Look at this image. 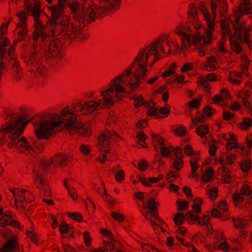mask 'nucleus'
I'll use <instances>...</instances> for the list:
<instances>
[{
	"mask_svg": "<svg viewBox=\"0 0 252 252\" xmlns=\"http://www.w3.org/2000/svg\"><path fill=\"white\" fill-rule=\"evenodd\" d=\"M166 36L160 37L151 42L146 46L141 48L132 63L121 74L111 80L109 88L100 92L102 99L86 101L84 103H76L72 105L75 112L82 115H89L102 108H109L115 103L113 94H116L125 92L124 84L135 91L141 84V81L147 76L148 65L152 66L157 61L161 59L159 51L164 52L161 43L166 39Z\"/></svg>",
	"mask_w": 252,
	"mask_h": 252,
	"instance_id": "obj_1",
	"label": "nucleus"
},
{
	"mask_svg": "<svg viewBox=\"0 0 252 252\" xmlns=\"http://www.w3.org/2000/svg\"><path fill=\"white\" fill-rule=\"evenodd\" d=\"M28 123L26 117H19L15 121L2 127L0 132L3 135L9 134L11 139L8 144L9 148L15 147L18 154L32 155L37 152V150L38 152H41L43 146L38 144L36 140H28L24 136H21Z\"/></svg>",
	"mask_w": 252,
	"mask_h": 252,
	"instance_id": "obj_2",
	"label": "nucleus"
},
{
	"mask_svg": "<svg viewBox=\"0 0 252 252\" xmlns=\"http://www.w3.org/2000/svg\"><path fill=\"white\" fill-rule=\"evenodd\" d=\"M48 120H43L39 122V127L35 131L37 137L39 139H47L54 132V127L63 124L65 128L69 133L72 134L73 128H75V126L79 122L77 121V117L73 113L63 109L61 112V115L54 114L51 116H47Z\"/></svg>",
	"mask_w": 252,
	"mask_h": 252,
	"instance_id": "obj_3",
	"label": "nucleus"
},
{
	"mask_svg": "<svg viewBox=\"0 0 252 252\" xmlns=\"http://www.w3.org/2000/svg\"><path fill=\"white\" fill-rule=\"evenodd\" d=\"M48 120H43L39 122V127L35 131L37 137L39 139H47L54 132V127L63 124L65 128L69 133L72 134L73 128H75V126L79 122L77 121V117L73 113L63 109L61 112V115L54 114L51 116H47Z\"/></svg>",
	"mask_w": 252,
	"mask_h": 252,
	"instance_id": "obj_4",
	"label": "nucleus"
},
{
	"mask_svg": "<svg viewBox=\"0 0 252 252\" xmlns=\"http://www.w3.org/2000/svg\"><path fill=\"white\" fill-rule=\"evenodd\" d=\"M68 163V157L65 154H58L51 158V161L42 160L37 168L33 170L35 174L34 183L38 189L40 190L41 194L46 197L50 196L51 190L48 187L47 180L45 178L49 168L51 164L61 167H65Z\"/></svg>",
	"mask_w": 252,
	"mask_h": 252,
	"instance_id": "obj_5",
	"label": "nucleus"
},
{
	"mask_svg": "<svg viewBox=\"0 0 252 252\" xmlns=\"http://www.w3.org/2000/svg\"><path fill=\"white\" fill-rule=\"evenodd\" d=\"M58 5L52 6L50 8L51 15L50 18H48V23L53 27H60L61 32L64 35L67 29L70 28L68 18L63 15L66 0H58Z\"/></svg>",
	"mask_w": 252,
	"mask_h": 252,
	"instance_id": "obj_6",
	"label": "nucleus"
},
{
	"mask_svg": "<svg viewBox=\"0 0 252 252\" xmlns=\"http://www.w3.org/2000/svg\"><path fill=\"white\" fill-rule=\"evenodd\" d=\"M111 138V133L108 131L100 134L97 138L98 141V149L100 151L104 152L101 155L102 158L98 160L102 164L104 163L106 160L112 161L117 158V155L115 151L107 149L109 147Z\"/></svg>",
	"mask_w": 252,
	"mask_h": 252,
	"instance_id": "obj_7",
	"label": "nucleus"
},
{
	"mask_svg": "<svg viewBox=\"0 0 252 252\" xmlns=\"http://www.w3.org/2000/svg\"><path fill=\"white\" fill-rule=\"evenodd\" d=\"M9 191L12 193L14 198V206L16 209L24 211L26 209L25 203L32 201L34 196L30 191L19 188H10Z\"/></svg>",
	"mask_w": 252,
	"mask_h": 252,
	"instance_id": "obj_8",
	"label": "nucleus"
},
{
	"mask_svg": "<svg viewBox=\"0 0 252 252\" xmlns=\"http://www.w3.org/2000/svg\"><path fill=\"white\" fill-rule=\"evenodd\" d=\"M218 0H211V11L213 15L212 17L209 13L208 8L206 6V4L205 2H200L198 5V8L202 12L205 21L207 23V37L210 36L211 34V32L214 29V28H215L214 21L216 18L217 16V2Z\"/></svg>",
	"mask_w": 252,
	"mask_h": 252,
	"instance_id": "obj_9",
	"label": "nucleus"
},
{
	"mask_svg": "<svg viewBox=\"0 0 252 252\" xmlns=\"http://www.w3.org/2000/svg\"><path fill=\"white\" fill-rule=\"evenodd\" d=\"M24 62L29 66L31 72L45 74L47 70L43 63L41 54L37 52H33L24 58Z\"/></svg>",
	"mask_w": 252,
	"mask_h": 252,
	"instance_id": "obj_10",
	"label": "nucleus"
},
{
	"mask_svg": "<svg viewBox=\"0 0 252 252\" xmlns=\"http://www.w3.org/2000/svg\"><path fill=\"white\" fill-rule=\"evenodd\" d=\"M174 32L181 39L182 50H187L189 47L190 46L191 29L188 24L186 23L179 24L174 30Z\"/></svg>",
	"mask_w": 252,
	"mask_h": 252,
	"instance_id": "obj_11",
	"label": "nucleus"
},
{
	"mask_svg": "<svg viewBox=\"0 0 252 252\" xmlns=\"http://www.w3.org/2000/svg\"><path fill=\"white\" fill-rule=\"evenodd\" d=\"M122 0H103V5L98 7V14L101 17L111 15L121 8Z\"/></svg>",
	"mask_w": 252,
	"mask_h": 252,
	"instance_id": "obj_12",
	"label": "nucleus"
},
{
	"mask_svg": "<svg viewBox=\"0 0 252 252\" xmlns=\"http://www.w3.org/2000/svg\"><path fill=\"white\" fill-rule=\"evenodd\" d=\"M96 5H92L86 9L82 10L81 14V18L77 20L79 23H83L84 25L90 24L94 22L96 18V13L98 14L97 9Z\"/></svg>",
	"mask_w": 252,
	"mask_h": 252,
	"instance_id": "obj_13",
	"label": "nucleus"
},
{
	"mask_svg": "<svg viewBox=\"0 0 252 252\" xmlns=\"http://www.w3.org/2000/svg\"><path fill=\"white\" fill-rule=\"evenodd\" d=\"M243 2H241L237 10L234 13V16H236V23L239 24L241 18L245 14H249L252 12V8L250 0H241Z\"/></svg>",
	"mask_w": 252,
	"mask_h": 252,
	"instance_id": "obj_14",
	"label": "nucleus"
},
{
	"mask_svg": "<svg viewBox=\"0 0 252 252\" xmlns=\"http://www.w3.org/2000/svg\"><path fill=\"white\" fill-rule=\"evenodd\" d=\"M20 251L19 243L15 235L12 236L0 248V252H18Z\"/></svg>",
	"mask_w": 252,
	"mask_h": 252,
	"instance_id": "obj_15",
	"label": "nucleus"
},
{
	"mask_svg": "<svg viewBox=\"0 0 252 252\" xmlns=\"http://www.w3.org/2000/svg\"><path fill=\"white\" fill-rule=\"evenodd\" d=\"M215 31V28L211 32V34L209 37H207V28L204 34V35H200L199 32H197L196 34H194L192 36V39H191V44H196L201 42V40L203 41V44L204 45H208L211 44L212 41L214 39L213 36V33Z\"/></svg>",
	"mask_w": 252,
	"mask_h": 252,
	"instance_id": "obj_16",
	"label": "nucleus"
},
{
	"mask_svg": "<svg viewBox=\"0 0 252 252\" xmlns=\"http://www.w3.org/2000/svg\"><path fill=\"white\" fill-rule=\"evenodd\" d=\"M64 35H66L71 39L75 37H78L82 39L88 38V35L87 34H83L80 29L72 24L70 26V28H68L65 31Z\"/></svg>",
	"mask_w": 252,
	"mask_h": 252,
	"instance_id": "obj_17",
	"label": "nucleus"
},
{
	"mask_svg": "<svg viewBox=\"0 0 252 252\" xmlns=\"http://www.w3.org/2000/svg\"><path fill=\"white\" fill-rule=\"evenodd\" d=\"M62 48V43L59 38H54L48 45L49 53L53 57H58L60 55L61 50Z\"/></svg>",
	"mask_w": 252,
	"mask_h": 252,
	"instance_id": "obj_18",
	"label": "nucleus"
},
{
	"mask_svg": "<svg viewBox=\"0 0 252 252\" xmlns=\"http://www.w3.org/2000/svg\"><path fill=\"white\" fill-rule=\"evenodd\" d=\"M6 226H10L19 230H22L23 228V227H21L19 221L15 220L13 216H9L8 218H0V227L4 228Z\"/></svg>",
	"mask_w": 252,
	"mask_h": 252,
	"instance_id": "obj_19",
	"label": "nucleus"
},
{
	"mask_svg": "<svg viewBox=\"0 0 252 252\" xmlns=\"http://www.w3.org/2000/svg\"><path fill=\"white\" fill-rule=\"evenodd\" d=\"M67 5L73 14V17L76 20L80 19V15L82 11L81 4L77 0H74L67 3Z\"/></svg>",
	"mask_w": 252,
	"mask_h": 252,
	"instance_id": "obj_20",
	"label": "nucleus"
},
{
	"mask_svg": "<svg viewBox=\"0 0 252 252\" xmlns=\"http://www.w3.org/2000/svg\"><path fill=\"white\" fill-rule=\"evenodd\" d=\"M163 36H166L167 37H166V39L164 41H163V42H162V43H161V45H162V47H164L163 44L164 42L166 41V44L168 46V48H169L168 50L167 53L168 54H176L177 51H178L179 49V46L177 43V42L176 41H173L171 43H170L169 41H167V39L168 38V35H166V34H164V35L160 36V37ZM159 37H160V36L158 37V38ZM156 38L155 40H156ZM163 49H164V51H165L164 48H163ZM161 52H162L163 54L166 53L165 51H164V52H163L161 50H160L159 54H160L161 57V54H160Z\"/></svg>",
	"mask_w": 252,
	"mask_h": 252,
	"instance_id": "obj_21",
	"label": "nucleus"
},
{
	"mask_svg": "<svg viewBox=\"0 0 252 252\" xmlns=\"http://www.w3.org/2000/svg\"><path fill=\"white\" fill-rule=\"evenodd\" d=\"M75 132L84 137L90 136L91 134L90 129L81 122H79L75 126V128H73L72 133Z\"/></svg>",
	"mask_w": 252,
	"mask_h": 252,
	"instance_id": "obj_22",
	"label": "nucleus"
},
{
	"mask_svg": "<svg viewBox=\"0 0 252 252\" xmlns=\"http://www.w3.org/2000/svg\"><path fill=\"white\" fill-rule=\"evenodd\" d=\"M188 7V13L189 20L192 22L196 23L198 22L196 6L192 3H190L189 4Z\"/></svg>",
	"mask_w": 252,
	"mask_h": 252,
	"instance_id": "obj_23",
	"label": "nucleus"
},
{
	"mask_svg": "<svg viewBox=\"0 0 252 252\" xmlns=\"http://www.w3.org/2000/svg\"><path fill=\"white\" fill-rule=\"evenodd\" d=\"M218 62V58L211 55L207 58L206 63L205 64V67L208 71H214L217 67L216 63Z\"/></svg>",
	"mask_w": 252,
	"mask_h": 252,
	"instance_id": "obj_24",
	"label": "nucleus"
},
{
	"mask_svg": "<svg viewBox=\"0 0 252 252\" xmlns=\"http://www.w3.org/2000/svg\"><path fill=\"white\" fill-rule=\"evenodd\" d=\"M12 61L14 62L12 64V68L15 72L14 75V79L18 81L22 77V68L20 66V63L17 59H15Z\"/></svg>",
	"mask_w": 252,
	"mask_h": 252,
	"instance_id": "obj_25",
	"label": "nucleus"
},
{
	"mask_svg": "<svg viewBox=\"0 0 252 252\" xmlns=\"http://www.w3.org/2000/svg\"><path fill=\"white\" fill-rule=\"evenodd\" d=\"M219 4H220V16L225 18L228 11V4L226 0H219L217 2V6Z\"/></svg>",
	"mask_w": 252,
	"mask_h": 252,
	"instance_id": "obj_26",
	"label": "nucleus"
},
{
	"mask_svg": "<svg viewBox=\"0 0 252 252\" xmlns=\"http://www.w3.org/2000/svg\"><path fill=\"white\" fill-rule=\"evenodd\" d=\"M148 205L147 208L150 211L149 212L147 213L144 216L145 218H148L149 216H151V214H152L153 213L155 212H157L158 208L155 206L156 201L153 198H151L147 201Z\"/></svg>",
	"mask_w": 252,
	"mask_h": 252,
	"instance_id": "obj_27",
	"label": "nucleus"
},
{
	"mask_svg": "<svg viewBox=\"0 0 252 252\" xmlns=\"http://www.w3.org/2000/svg\"><path fill=\"white\" fill-rule=\"evenodd\" d=\"M160 153L163 157H168L172 151L174 149V147L172 145L166 146L165 143L162 146H160L159 147Z\"/></svg>",
	"mask_w": 252,
	"mask_h": 252,
	"instance_id": "obj_28",
	"label": "nucleus"
},
{
	"mask_svg": "<svg viewBox=\"0 0 252 252\" xmlns=\"http://www.w3.org/2000/svg\"><path fill=\"white\" fill-rule=\"evenodd\" d=\"M236 17V16H235ZM234 33L235 34L238 36V38L239 39H242L243 38V36L244 34V31L247 30L246 29H244L242 25H240V22L239 24L236 23V18H235V24L234 25Z\"/></svg>",
	"mask_w": 252,
	"mask_h": 252,
	"instance_id": "obj_29",
	"label": "nucleus"
},
{
	"mask_svg": "<svg viewBox=\"0 0 252 252\" xmlns=\"http://www.w3.org/2000/svg\"><path fill=\"white\" fill-rule=\"evenodd\" d=\"M232 221L235 228H244L247 224V220L239 218L233 217Z\"/></svg>",
	"mask_w": 252,
	"mask_h": 252,
	"instance_id": "obj_30",
	"label": "nucleus"
},
{
	"mask_svg": "<svg viewBox=\"0 0 252 252\" xmlns=\"http://www.w3.org/2000/svg\"><path fill=\"white\" fill-rule=\"evenodd\" d=\"M221 169V178L224 183H229L231 180L230 171L225 166H222L220 168Z\"/></svg>",
	"mask_w": 252,
	"mask_h": 252,
	"instance_id": "obj_31",
	"label": "nucleus"
},
{
	"mask_svg": "<svg viewBox=\"0 0 252 252\" xmlns=\"http://www.w3.org/2000/svg\"><path fill=\"white\" fill-rule=\"evenodd\" d=\"M209 132V127L205 125H201L196 127V132L201 138L204 137Z\"/></svg>",
	"mask_w": 252,
	"mask_h": 252,
	"instance_id": "obj_32",
	"label": "nucleus"
},
{
	"mask_svg": "<svg viewBox=\"0 0 252 252\" xmlns=\"http://www.w3.org/2000/svg\"><path fill=\"white\" fill-rule=\"evenodd\" d=\"M251 92L247 90H243L239 91L238 93V97L239 98H242L243 99V104L245 105V103L249 102L248 99L250 97Z\"/></svg>",
	"mask_w": 252,
	"mask_h": 252,
	"instance_id": "obj_33",
	"label": "nucleus"
},
{
	"mask_svg": "<svg viewBox=\"0 0 252 252\" xmlns=\"http://www.w3.org/2000/svg\"><path fill=\"white\" fill-rule=\"evenodd\" d=\"M252 126V119L249 117L243 118L242 122L239 124L240 127L244 130H248Z\"/></svg>",
	"mask_w": 252,
	"mask_h": 252,
	"instance_id": "obj_34",
	"label": "nucleus"
},
{
	"mask_svg": "<svg viewBox=\"0 0 252 252\" xmlns=\"http://www.w3.org/2000/svg\"><path fill=\"white\" fill-rule=\"evenodd\" d=\"M151 137L154 144H157L159 146V147L160 146H162L163 144L165 143V140L158 134H156L154 132H152Z\"/></svg>",
	"mask_w": 252,
	"mask_h": 252,
	"instance_id": "obj_35",
	"label": "nucleus"
},
{
	"mask_svg": "<svg viewBox=\"0 0 252 252\" xmlns=\"http://www.w3.org/2000/svg\"><path fill=\"white\" fill-rule=\"evenodd\" d=\"M64 185L67 189L68 193L70 196L73 199H76L77 198L78 195L75 189L73 187H69L68 184V181L67 180L64 181Z\"/></svg>",
	"mask_w": 252,
	"mask_h": 252,
	"instance_id": "obj_36",
	"label": "nucleus"
},
{
	"mask_svg": "<svg viewBox=\"0 0 252 252\" xmlns=\"http://www.w3.org/2000/svg\"><path fill=\"white\" fill-rule=\"evenodd\" d=\"M199 155V153L197 154L196 152L195 154L193 155V157L190 159V164L191 166V170L193 172H196L198 169L199 165L197 163V156Z\"/></svg>",
	"mask_w": 252,
	"mask_h": 252,
	"instance_id": "obj_37",
	"label": "nucleus"
},
{
	"mask_svg": "<svg viewBox=\"0 0 252 252\" xmlns=\"http://www.w3.org/2000/svg\"><path fill=\"white\" fill-rule=\"evenodd\" d=\"M183 156L180 157V158H175L173 162V167L176 171L181 170L184 165V161L183 160Z\"/></svg>",
	"mask_w": 252,
	"mask_h": 252,
	"instance_id": "obj_38",
	"label": "nucleus"
},
{
	"mask_svg": "<svg viewBox=\"0 0 252 252\" xmlns=\"http://www.w3.org/2000/svg\"><path fill=\"white\" fill-rule=\"evenodd\" d=\"M177 67V64L176 63H173L169 66V68L166 71H164L162 74V77L164 78L170 76L174 74L175 72V68Z\"/></svg>",
	"mask_w": 252,
	"mask_h": 252,
	"instance_id": "obj_39",
	"label": "nucleus"
},
{
	"mask_svg": "<svg viewBox=\"0 0 252 252\" xmlns=\"http://www.w3.org/2000/svg\"><path fill=\"white\" fill-rule=\"evenodd\" d=\"M194 202L195 203L192 206V208L196 212V213L199 214L201 212V204L203 203V200L200 198L196 197L194 199Z\"/></svg>",
	"mask_w": 252,
	"mask_h": 252,
	"instance_id": "obj_40",
	"label": "nucleus"
},
{
	"mask_svg": "<svg viewBox=\"0 0 252 252\" xmlns=\"http://www.w3.org/2000/svg\"><path fill=\"white\" fill-rule=\"evenodd\" d=\"M185 216L182 213H178L173 218V221L176 225H180L185 221Z\"/></svg>",
	"mask_w": 252,
	"mask_h": 252,
	"instance_id": "obj_41",
	"label": "nucleus"
},
{
	"mask_svg": "<svg viewBox=\"0 0 252 252\" xmlns=\"http://www.w3.org/2000/svg\"><path fill=\"white\" fill-rule=\"evenodd\" d=\"M13 235L12 230L10 229L0 227V236H1L3 239L11 238Z\"/></svg>",
	"mask_w": 252,
	"mask_h": 252,
	"instance_id": "obj_42",
	"label": "nucleus"
},
{
	"mask_svg": "<svg viewBox=\"0 0 252 252\" xmlns=\"http://www.w3.org/2000/svg\"><path fill=\"white\" fill-rule=\"evenodd\" d=\"M201 101V98H195L192 99L189 103L187 104V105L190 108L198 109L199 108Z\"/></svg>",
	"mask_w": 252,
	"mask_h": 252,
	"instance_id": "obj_43",
	"label": "nucleus"
},
{
	"mask_svg": "<svg viewBox=\"0 0 252 252\" xmlns=\"http://www.w3.org/2000/svg\"><path fill=\"white\" fill-rule=\"evenodd\" d=\"M145 103L146 102L144 101L143 96L141 94L134 98L133 104L136 108L144 106Z\"/></svg>",
	"mask_w": 252,
	"mask_h": 252,
	"instance_id": "obj_44",
	"label": "nucleus"
},
{
	"mask_svg": "<svg viewBox=\"0 0 252 252\" xmlns=\"http://www.w3.org/2000/svg\"><path fill=\"white\" fill-rule=\"evenodd\" d=\"M252 167V163L250 160H243L240 164V168L244 172L249 171Z\"/></svg>",
	"mask_w": 252,
	"mask_h": 252,
	"instance_id": "obj_45",
	"label": "nucleus"
},
{
	"mask_svg": "<svg viewBox=\"0 0 252 252\" xmlns=\"http://www.w3.org/2000/svg\"><path fill=\"white\" fill-rule=\"evenodd\" d=\"M28 33L27 28H23L19 30L17 35V41L21 42L26 38Z\"/></svg>",
	"mask_w": 252,
	"mask_h": 252,
	"instance_id": "obj_46",
	"label": "nucleus"
},
{
	"mask_svg": "<svg viewBox=\"0 0 252 252\" xmlns=\"http://www.w3.org/2000/svg\"><path fill=\"white\" fill-rule=\"evenodd\" d=\"M198 82L199 83L201 87L205 89L206 91L209 92L210 91L211 87H210V85L208 83V81L206 80V78H204L203 77H200L198 80Z\"/></svg>",
	"mask_w": 252,
	"mask_h": 252,
	"instance_id": "obj_47",
	"label": "nucleus"
},
{
	"mask_svg": "<svg viewBox=\"0 0 252 252\" xmlns=\"http://www.w3.org/2000/svg\"><path fill=\"white\" fill-rule=\"evenodd\" d=\"M136 138L139 141L143 143V144L142 145L143 147L147 148L148 147V145L145 142L146 137L143 131H139L136 135Z\"/></svg>",
	"mask_w": 252,
	"mask_h": 252,
	"instance_id": "obj_48",
	"label": "nucleus"
},
{
	"mask_svg": "<svg viewBox=\"0 0 252 252\" xmlns=\"http://www.w3.org/2000/svg\"><path fill=\"white\" fill-rule=\"evenodd\" d=\"M83 239L86 245L89 247L91 245L92 239L90 236V232L88 231H85L83 233Z\"/></svg>",
	"mask_w": 252,
	"mask_h": 252,
	"instance_id": "obj_49",
	"label": "nucleus"
},
{
	"mask_svg": "<svg viewBox=\"0 0 252 252\" xmlns=\"http://www.w3.org/2000/svg\"><path fill=\"white\" fill-rule=\"evenodd\" d=\"M205 117L202 114L200 116H196L195 118L191 117V121L193 123L192 125H191V128H192L193 126L198 123H203L205 121Z\"/></svg>",
	"mask_w": 252,
	"mask_h": 252,
	"instance_id": "obj_50",
	"label": "nucleus"
},
{
	"mask_svg": "<svg viewBox=\"0 0 252 252\" xmlns=\"http://www.w3.org/2000/svg\"><path fill=\"white\" fill-rule=\"evenodd\" d=\"M236 158L235 155L228 153L226 156L225 161L229 165H231L234 163Z\"/></svg>",
	"mask_w": 252,
	"mask_h": 252,
	"instance_id": "obj_51",
	"label": "nucleus"
},
{
	"mask_svg": "<svg viewBox=\"0 0 252 252\" xmlns=\"http://www.w3.org/2000/svg\"><path fill=\"white\" fill-rule=\"evenodd\" d=\"M232 199L235 205H237L244 200L243 196L240 193L237 192L233 193Z\"/></svg>",
	"mask_w": 252,
	"mask_h": 252,
	"instance_id": "obj_52",
	"label": "nucleus"
},
{
	"mask_svg": "<svg viewBox=\"0 0 252 252\" xmlns=\"http://www.w3.org/2000/svg\"><path fill=\"white\" fill-rule=\"evenodd\" d=\"M34 26L35 27L34 30H39L40 32L44 30L45 29L44 25L40 20L39 18L34 19Z\"/></svg>",
	"mask_w": 252,
	"mask_h": 252,
	"instance_id": "obj_53",
	"label": "nucleus"
},
{
	"mask_svg": "<svg viewBox=\"0 0 252 252\" xmlns=\"http://www.w3.org/2000/svg\"><path fill=\"white\" fill-rule=\"evenodd\" d=\"M111 217L115 220L119 221L120 222L124 221L125 216L122 214H119L115 212H112L111 213Z\"/></svg>",
	"mask_w": 252,
	"mask_h": 252,
	"instance_id": "obj_54",
	"label": "nucleus"
},
{
	"mask_svg": "<svg viewBox=\"0 0 252 252\" xmlns=\"http://www.w3.org/2000/svg\"><path fill=\"white\" fill-rule=\"evenodd\" d=\"M241 191L243 194L249 196L251 194L252 189L249 186L245 185L241 188Z\"/></svg>",
	"mask_w": 252,
	"mask_h": 252,
	"instance_id": "obj_55",
	"label": "nucleus"
},
{
	"mask_svg": "<svg viewBox=\"0 0 252 252\" xmlns=\"http://www.w3.org/2000/svg\"><path fill=\"white\" fill-rule=\"evenodd\" d=\"M222 117L224 120L227 121L233 119L235 117V115L229 111H224Z\"/></svg>",
	"mask_w": 252,
	"mask_h": 252,
	"instance_id": "obj_56",
	"label": "nucleus"
},
{
	"mask_svg": "<svg viewBox=\"0 0 252 252\" xmlns=\"http://www.w3.org/2000/svg\"><path fill=\"white\" fill-rule=\"evenodd\" d=\"M149 164L145 160L140 161L138 163V168L142 171H145L148 168Z\"/></svg>",
	"mask_w": 252,
	"mask_h": 252,
	"instance_id": "obj_57",
	"label": "nucleus"
},
{
	"mask_svg": "<svg viewBox=\"0 0 252 252\" xmlns=\"http://www.w3.org/2000/svg\"><path fill=\"white\" fill-rule=\"evenodd\" d=\"M150 218H153L157 220L158 222V224H157V225H159L160 226L162 225L163 226L165 224L164 220L161 218L158 217V212H155L153 213L152 214H151Z\"/></svg>",
	"mask_w": 252,
	"mask_h": 252,
	"instance_id": "obj_58",
	"label": "nucleus"
},
{
	"mask_svg": "<svg viewBox=\"0 0 252 252\" xmlns=\"http://www.w3.org/2000/svg\"><path fill=\"white\" fill-rule=\"evenodd\" d=\"M116 180L121 183L125 179V172L123 170H119L115 175Z\"/></svg>",
	"mask_w": 252,
	"mask_h": 252,
	"instance_id": "obj_59",
	"label": "nucleus"
},
{
	"mask_svg": "<svg viewBox=\"0 0 252 252\" xmlns=\"http://www.w3.org/2000/svg\"><path fill=\"white\" fill-rule=\"evenodd\" d=\"M68 216L71 219L79 222L81 221L83 219L82 216L79 213H70Z\"/></svg>",
	"mask_w": 252,
	"mask_h": 252,
	"instance_id": "obj_60",
	"label": "nucleus"
},
{
	"mask_svg": "<svg viewBox=\"0 0 252 252\" xmlns=\"http://www.w3.org/2000/svg\"><path fill=\"white\" fill-rule=\"evenodd\" d=\"M218 189L216 187H213L209 191V195L212 200H215L218 196Z\"/></svg>",
	"mask_w": 252,
	"mask_h": 252,
	"instance_id": "obj_61",
	"label": "nucleus"
},
{
	"mask_svg": "<svg viewBox=\"0 0 252 252\" xmlns=\"http://www.w3.org/2000/svg\"><path fill=\"white\" fill-rule=\"evenodd\" d=\"M189 204L187 201H182L178 204V210L179 211H184L189 208Z\"/></svg>",
	"mask_w": 252,
	"mask_h": 252,
	"instance_id": "obj_62",
	"label": "nucleus"
},
{
	"mask_svg": "<svg viewBox=\"0 0 252 252\" xmlns=\"http://www.w3.org/2000/svg\"><path fill=\"white\" fill-rule=\"evenodd\" d=\"M104 249V250H106V252H108L109 250H111L114 248L113 243L111 242L108 241H103V247H101Z\"/></svg>",
	"mask_w": 252,
	"mask_h": 252,
	"instance_id": "obj_63",
	"label": "nucleus"
},
{
	"mask_svg": "<svg viewBox=\"0 0 252 252\" xmlns=\"http://www.w3.org/2000/svg\"><path fill=\"white\" fill-rule=\"evenodd\" d=\"M175 134L179 136H184L186 133V128L184 127H178L175 130Z\"/></svg>",
	"mask_w": 252,
	"mask_h": 252,
	"instance_id": "obj_64",
	"label": "nucleus"
}]
</instances>
